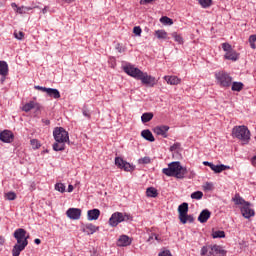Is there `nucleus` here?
Masks as SVG:
<instances>
[{
	"instance_id": "obj_1",
	"label": "nucleus",
	"mask_w": 256,
	"mask_h": 256,
	"mask_svg": "<svg viewBox=\"0 0 256 256\" xmlns=\"http://www.w3.org/2000/svg\"><path fill=\"white\" fill-rule=\"evenodd\" d=\"M14 239L17 243L12 248V256H20L21 251H25V247L29 245V236H27V230L18 228L13 233Z\"/></svg>"
},
{
	"instance_id": "obj_2",
	"label": "nucleus",
	"mask_w": 256,
	"mask_h": 256,
	"mask_svg": "<svg viewBox=\"0 0 256 256\" xmlns=\"http://www.w3.org/2000/svg\"><path fill=\"white\" fill-rule=\"evenodd\" d=\"M162 173L167 177H176V179H185V175H187V168L181 166V162H171L168 165V168H164Z\"/></svg>"
},
{
	"instance_id": "obj_3",
	"label": "nucleus",
	"mask_w": 256,
	"mask_h": 256,
	"mask_svg": "<svg viewBox=\"0 0 256 256\" xmlns=\"http://www.w3.org/2000/svg\"><path fill=\"white\" fill-rule=\"evenodd\" d=\"M232 137L239 139L242 145H248L249 141H251V131L245 125L235 126L232 129Z\"/></svg>"
},
{
	"instance_id": "obj_4",
	"label": "nucleus",
	"mask_w": 256,
	"mask_h": 256,
	"mask_svg": "<svg viewBox=\"0 0 256 256\" xmlns=\"http://www.w3.org/2000/svg\"><path fill=\"white\" fill-rule=\"evenodd\" d=\"M125 221H133L132 215L123 212H114L109 218L108 223L110 227H117L119 223H123Z\"/></svg>"
},
{
	"instance_id": "obj_5",
	"label": "nucleus",
	"mask_w": 256,
	"mask_h": 256,
	"mask_svg": "<svg viewBox=\"0 0 256 256\" xmlns=\"http://www.w3.org/2000/svg\"><path fill=\"white\" fill-rule=\"evenodd\" d=\"M208 253V255H207ZM227 252L219 245L203 246L200 255L202 256H225Z\"/></svg>"
},
{
	"instance_id": "obj_6",
	"label": "nucleus",
	"mask_w": 256,
	"mask_h": 256,
	"mask_svg": "<svg viewBox=\"0 0 256 256\" xmlns=\"http://www.w3.org/2000/svg\"><path fill=\"white\" fill-rule=\"evenodd\" d=\"M215 77L220 87H229L233 83V77L225 71L217 72Z\"/></svg>"
},
{
	"instance_id": "obj_7",
	"label": "nucleus",
	"mask_w": 256,
	"mask_h": 256,
	"mask_svg": "<svg viewBox=\"0 0 256 256\" xmlns=\"http://www.w3.org/2000/svg\"><path fill=\"white\" fill-rule=\"evenodd\" d=\"M53 137L57 143H69V132L63 127H56L53 130Z\"/></svg>"
},
{
	"instance_id": "obj_8",
	"label": "nucleus",
	"mask_w": 256,
	"mask_h": 256,
	"mask_svg": "<svg viewBox=\"0 0 256 256\" xmlns=\"http://www.w3.org/2000/svg\"><path fill=\"white\" fill-rule=\"evenodd\" d=\"M123 71L126 72V74L130 77L137 79V81H139L141 79V76L143 75V71L135 67L133 64H127L126 66H124Z\"/></svg>"
},
{
	"instance_id": "obj_9",
	"label": "nucleus",
	"mask_w": 256,
	"mask_h": 256,
	"mask_svg": "<svg viewBox=\"0 0 256 256\" xmlns=\"http://www.w3.org/2000/svg\"><path fill=\"white\" fill-rule=\"evenodd\" d=\"M139 81H141L142 85H146L147 87H155V85H157V79L147 74V72H142Z\"/></svg>"
},
{
	"instance_id": "obj_10",
	"label": "nucleus",
	"mask_w": 256,
	"mask_h": 256,
	"mask_svg": "<svg viewBox=\"0 0 256 256\" xmlns=\"http://www.w3.org/2000/svg\"><path fill=\"white\" fill-rule=\"evenodd\" d=\"M251 207H252V205L250 204V202H248V203H246V205L240 207L242 216L245 219H251V217H255V210Z\"/></svg>"
},
{
	"instance_id": "obj_11",
	"label": "nucleus",
	"mask_w": 256,
	"mask_h": 256,
	"mask_svg": "<svg viewBox=\"0 0 256 256\" xmlns=\"http://www.w3.org/2000/svg\"><path fill=\"white\" fill-rule=\"evenodd\" d=\"M115 165L118 167V169H124L125 171H133L135 167L131 165L129 162L123 160L121 157L115 158Z\"/></svg>"
},
{
	"instance_id": "obj_12",
	"label": "nucleus",
	"mask_w": 256,
	"mask_h": 256,
	"mask_svg": "<svg viewBox=\"0 0 256 256\" xmlns=\"http://www.w3.org/2000/svg\"><path fill=\"white\" fill-rule=\"evenodd\" d=\"M14 139L15 135L13 132H11V130H3L0 133V141H2V143H13Z\"/></svg>"
},
{
	"instance_id": "obj_13",
	"label": "nucleus",
	"mask_w": 256,
	"mask_h": 256,
	"mask_svg": "<svg viewBox=\"0 0 256 256\" xmlns=\"http://www.w3.org/2000/svg\"><path fill=\"white\" fill-rule=\"evenodd\" d=\"M66 215L69 219H72V221H77V220L81 219V209L69 208L66 211Z\"/></svg>"
},
{
	"instance_id": "obj_14",
	"label": "nucleus",
	"mask_w": 256,
	"mask_h": 256,
	"mask_svg": "<svg viewBox=\"0 0 256 256\" xmlns=\"http://www.w3.org/2000/svg\"><path fill=\"white\" fill-rule=\"evenodd\" d=\"M31 109H36V111H41V105L35 101H30L22 107V111H24L25 113H29Z\"/></svg>"
},
{
	"instance_id": "obj_15",
	"label": "nucleus",
	"mask_w": 256,
	"mask_h": 256,
	"mask_svg": "<svg viewBox=\"0 0 256 256\" xmlns=\"http://www.w3.org/2000/svg\"><path fill=\"white\" fill-rule=\"evenodd\" d=\"M133 240L127 236V235H121L119 239L117 240V246L118 247H129Z\"/></svg>"
},
{
	"instance_id": "obj_16",
	"label": "nucleus",
	"mask_w": 256,
	"mask_h": 256,
	"mask_svg": "<svg viewBox=\"0 0 256 256\" xmlns=\"http://www.w3.org/2000/svg\"><path fill=\"white\" fill-rule=\"evenodd\" d=\"M167 131H169V126L167 125L156 126L154 128V133H156V135H161L164 139H167L168 137Z\"/></svg>"
},
{
	"instance_id": "obj_17",
	"label": "nucleus",
	"mask_w": 256,
	"mask_h": 256,
	"mask_svg": "<svg viewBox=\"0 0 256 256\" xmlns=\"http://www.w3.org/2000/svg\"><path fill=\"white\" fill-rule=\"evenodd\" d=\"M179 219H185V215L189 213V204L183 202L178 206Z\"/></svg>"
},
{
	"instance_id": "obj_18",
	"label": "nucleus",
	"mask_w": 256,
	"mask_h": 256,
	"mask_svg": "<svg viewBox=\"0 0 256 256\" xmlns=\"http://www.w3.org/2000/svg\"><path fill=\"white\" fill-rule=\"evenodd\" d=\"M100 215H101V211L97 208L88 210V212H87L88 221H97V219H99Z\"/></svg>"
},
{
	"instance_id": "obj_19",
	"label": "nucleus",
	"mask_w": 256,
	"mask_h": 256,
	"mask_svg": "<svg viewBox=\"0 0 256 256\" xmlns=\"http://www.w3.org/2000/svg\"><path fill=\"white\" fill-rule=\"evenodd\" d=\"M211 218V211L204 209L201 211L200 215L198 216V221L201 223H207Z\"/></svg>"
},
{
	"instance_id": "obj_20",
	"label": "nucleus",
	"mask_w": 256,
	"mask_h": 256,
	"mask_svg": "<svg viewBox=\"0 0 256 256\" xmlns=\"http://www.w3.org/2000/svg\"><path fill=\"white\" fill-rule=\"evenodd\" d=\"M99 231V226H95L91 223L86 224L83 228V232L86 233V235H93V233H97Z\"/></svg>"
},
{
	"instance_id": "obj_21",
	"label": "nucleus",
	"mask_w": 256,
	"mask_h": 256,
	"mask_svg": "<svg viewBox=\"0 0 256 256\" xmlns=\"http://www.w3.org/2000/svg\"><path fill=\"white\" fill-rule=\"evenodd\" d=\"M224 59H227L228 61H238L239 53H237L235 50H230V52L225 53Z\"/></svg>"
},
{
	"instance_id": "obj_22",
	"label": "nucleus",
	"mask_w": 256,
	"mask_h": 256,
	"mask_svg": "<svg viewBox=\"0 0 256 256\" xmlns=\"http://www.w3.org/2000/svg\"><path fill=\"white\" fill-rule=\"evenodd\" d=\"M11 7L14 9V11H16V13H19L20 15H23L27 13V11H31V9H33L32 7H27V6L19 7L15 3H12Z\"/></svg>"
},
{
	"instance_id": "obj_23",
	"label": "nucleus",
	"mask_w": 256,
	"mask_h": 256,
	"mask_svg": "<svg viewBox=\"0 0 256 256\" xmlns=\"http://www.w3.org/2000/svg\"><path fill=\"white\" fill-rule=\"evenodd\" d=\"M9 75V64L5 61H0V76L7 77Z\"/></svg>"
},
{
	"instance_id": "obj_24",
	"label": "nucleus",
	"mask_w": 256,
	"mask_h": 256,
	"mask_svg": "<svg viewBox=\"0 0 256 256\" xmlns=\"http://www.w3.org/2000/svg\"><path fill=\"white\" fill-rule=\"evenodd\" d=\"M164 80L168 85H179V83H181V79L177 76H164Z\"/></svg>"
},
{
	"instance_id": "obj_25",
	"label": "nucleus",
	"mask_w": 256,
	"mask_h": 256,
	"mask_svg": "<svg viewBox=\"0 0 256 256\" xmlns=\"http://www.w3.org/2000/svg\"><path fill=\"white\" fill-rule=\"evenodd\" d=\"M141 136L143 137V139H145L146 141H150V143H153V141H155V137L153 136V133L151 132V130L147 129V130H143L141 132Z\"/></svg>"
},
{
	"instance_id": "obj_26",
	"label": "nucleus",
	"mask_w": 256,
	"mask_h": 256,
	"mask_svg": "<svg viewBox=\"0 0 256 256\" xmlns=\"http://www.w3.org/2000/svg\"><path fill=\"white\" fill-rule=\"evenodd\" d=\"M227 169H231V167L224 164H220V165L212 164V168H211V170L214 171V173H223V171H227Z\"/></svg>"
},
{
	"instance_id": "obj_27",
	"label": "nucleus",
	"mask_w": 256,
	"mask_h": 256,
	"mask_svg": "<svg viewBox=\"0 0 256 256\" xmlns=\"http://www.w3.org/2000/svg\"><path fill=\"white\" fill-rule=\"evenodd\" d=\"M46 93H47L48 97H52L53 99L61 98V93L56 88H48Z\"/></svg>"
},
{
	"instance_id": "obj_28",
	"label": "nucleus",
	"mask_w": 256,
	"mask_h": 256,
	"mask_svg": "<svg viewBox=\"0 0 256 256\" xmlns=\"http://www.w3.org/2000/svg\"><path fill=\"white\" fill-rule=\"evenodd\" d=\"M232 201L235 203V205H242V207L249 203L245 201V199H243V197H241V195H239L238 193L235 194V196L232 198Z\"/></svg>"
},
{
	"instance_id": "obj_29",
	"label": "nucleus",
	"mask_w": 256,
	"mask_h": 256,
	"mask_svg": "<svg viewBox=\"0 0 256 256\" xmlns=\"http://www.w3.org/2000/svg\"><path fill=\"white\" fill-rule=\"evenodd\" d=\"M65 143H67V142H57V141H55V143L52 146L53 151H65Z\"/></svg>"
},
{
	"instance_id": "obj_30",
	"label": "nucleus",
	"mask_w": 256,
	"mask_h": 256,
	"mask_svg": "<svg viewBox=\"0 0 256 256\" xmlns=\"http://www.w3.org/2000/svg\"><path fill=\"white\" fill-rule=\"evenodd\" d=\"M146 195L147 197L155 198L159 195V192L156 190L155 187H149L146 189Z\"/></svg>"
},
{
	"instance_id": "obj_31",
	"label": "nucleus",
	"mask_w": 256,
	"mask_h": 256,
	"mask_svg": "<svg viewBox=\"0 0 256 256\" xmlns=\"http://www.w3.org/2000/svg\"><path fill=\"white\" fill-rule=\"evenodd\" d=\"M213 239H225V231L217 230L212 232Z\"/></svg>"
},
{
	"instance_id": "obj_32",
	"label": "nucleus",
	"mask_w": 256,
	"mask_h": 256,
	"mask_svg": "<svg viewBox=\"0 0 256 256\" xmlns=\"http://www.w3.org/2000/svg\"><path fill=\"white\" fill-rule=\"evenodd\" d=\"M151 119H153V113H151V112H146V113L142 114V116H141L142 123H149V121H151Z\"/></svg>"
},
{
	"instance_id": "obj_33",
	"label": "nucleus",
	"mask_w": 256,
	"mask_h": 256,
	"mask_svg": "<svg viewBox=\"0 0 256 256\" xmlns=\"http://www.w3.org/2000/svg\"><path fill=\"white\" fill-rule=\"evenodd\" d=\"M154 35L157 37V39H167L168 37V34L165 30H156Z\"/></svg>"
},
{
	"instance_id": "obj_34",
	"label": "nucleus",
	"mask_w": 256,
	"mask_h": 256,
	"mask_svg": "<svg viewBox=\"0 0 256 256\" xmlns=\"http://www.w3.org/2000/svg\"><path fill=\"white\" fill-rule=\"evenodd\" d=\"M179 219L183 223V225H185L186 223H193V221H195V218L193 217V215H188V214H185L184 219L183 218H179Z\"/></svg>"
},
{
	"instance_id": "obj_35",
	"label": "nucleus",
	"mask_w": 256,
	"mask_h": 256,
	"mask_svg": "<svg viewBox=\"0 0 256 256\" xmlns=\"http://www.w3.org/2000/svg\"><path fill=\"white\" fill-rule=\"evenodd\" d=\"M243 87H244L243 82H233L231 89L233 91L239 92V91H243Z\"/></svg>"
},
{
	"instance_id": "obj_36",
	"label": "nucleus",
	"mask_w": 256,
	"mask_h": 256,
	"mask_svg": "<svg viewBox=\"0 0 256 256\" xmlns=\"http://www.w3.org/2000/svg\"><path fill=\"white\" fill-rule=\"evenodd\" d=\"M198 3L203 7V9H207L208 7H211L213 0H198Z\"/></svg>"
},
{
	"instance_id": "obj_37",
	"label": "nucleus",
	"mask_w": 256,
	"mask_h": 256,
	"mask_svg": "<svg viewBox=\"0 0 256 256\" xmlns=\"http://www.w3.org/2000/svg\"><path fill=\"white\" fill-rule=\"evenodd\" d=\"M160 23H164V25H173V19L163 16L160 18Z\"/></svg>"
},
{
	"instance_id": "obj_38",
	"label": "nucleus",
	"mask_w": 256,
	"mask_h": 256,
	"mask_svg": "<svg viewBox=\"0 0 256 256\" xmlns=\"http://www.w3.org/2000/svg\"><path fill=\"white\" fill-rule=\"evenodd\" d=\"M191 199H196L197 201H199V199H203V192L201 191L193 192L191 194Z\"/></svg>"
},
{
	"instance_id": "obj_39",
	"label": "nucleus",
	"mask_w": 256,
	"mask_h": 256,
	"mask_svg": "<svg viewBox=\"0 0 256 256\" xmlns=\"http://www.w3.org/2000/svg\"><path fill=\"white\" fill-rule=\"evenodd\" d=\"M5 198L8 199V201H15L17 199V194H15V192H7Z\"/></svg>"
},
{
	"instance_id": "obj_40",
	"label": "nucleus",
	"mask_w": 256,
	"mask_h": 256,
	"mask_svg": "<svg viewBox=\"0 0 256 256\" xmlns=\"http://www.w3.org/2000/svg\"><path fill=\"white\" fill-rule=\"evenodd\" d=\"M138 163H139L140 165H149V163H151V158H150L149 156L140 158V159L138 160Z\"/></svg>"
},
{
	"instance_id": "obj_41",
	"label": "nucleus",
	"mask_w": 256,
	"mask_h": 256,
	"mask_svg": "<svg viewBox=\"0 0 256 256\" xmlns=\"http://www.w3.org/2000/svg\"><path fill=\"white\" fill-rule=\"evenodd\" d=\"M255 43H256V35L255 34L250 35L249 44H250L251 49H256Z\"/></svg>"
},
{
	"instance_id": "obj_42",
	"label": "nucleus",
	"mask_w": 256,
	"mask_h": 256,
	"mask_svg": "<svg viewBox=\"0 0 256 256\" xmlns=\"http://www.w3.org/2000/svg\"><path fill=\"white\" fill-rule=\"evenodd\" d=\"M174 41H176V43H178L179 45H183V37H181V35H178L177 33H173L172 34Z\"/></svg>"
},
{
	"instance_id": "obj_43",
	"label": "nucleus",
	"mask_w": 256,
	"mask_h": 256,
	"mask_svg": "<svg viewBox=\"0 0 256 256\" xmlns=\"http://www.w3.org/2000/svg\"><path fill=\"white\" fill-rule=\"evenodd\" d=\"M56 191H59L60 193H65V184L63 183H57L55 185Z\"/></svg>"
},
{
	"instance_id": "obj_44",
	"label": "nucleus",
	"mask_w": 256,
	"mask_h": 256,
	"mask_svg": "<svg viewBox=\"0 0 256 256\" xmlns=\"http://www.w3.org/2000/svg\"><path fill=\"white\" fill-rule=\"evenodd\" d=\"M222 49H223V51H225V53H229L230 51L233 50V47L229 43H223Z\"/></svg>"
},
{
	"instance_id": "obj_45",
	"label": "nucleus",
	"mask_w": 256,
	"mask_h": 256,
	"mask_svg": "<svg viewBox=\"0 0 256 256\" xmlns=\"http://www.w3.org/2000/svg\"><path fill=\"white\" fill-rule=\"evenodd\" d=\"M82 114L84 115V117H87V119H91V112L89 111L87 106H84L82 108Z\"/></svg>"
},
{
	"instance_id": "obj_46",
	"label": "nucleus",
	"mask_w": 256,
	"mask_h": 256,
	"mask_svg": "<svg viewBox=\"0 0 256 256\" xmlns=\"http://www.w3.org/2000/svg\"><path fill=\"white\" fill-rule=\"evenodd\" d=\"M30 144L32 145L33 149H39V147H41V144H39V141L37 139H32L30 141Z\"/></svg>"
},
{
	"instance_id": "obj_47",
	"label": "nucleus",
	"mask_w": 256,
	"mask_h": 256,
	"mask_svg": "<svg viewBox=\"0 0 256 256\" xmlns=\"http://www.w3.org/2000/svg\"><path fill=\"white\" fill-rule=\"evenodd\" d=\"M14 37L15 39H18L19 41H21V39H23L25 37V34L23 32H14Z\"/></svg>"
},
{
	"instance_id": "obj_48",
	"label": "nucleus",
	"mask_w": 256,
	"mask_h": 256,
	"mask_svg": "<svg viewBox=\"0 0 256 256\" xmlns=\"http://www.w3.org/2000/svg\"><path fill=\"white\" fill-rule=\"evenodd\" d=\"M142 32H143V30H141V28L139 26H135L133 28V33H135L138 37L141 36Z\"/></svg>"
},
{
	"instance_id": "obj_49",
	"label": "nucleus",
	"mask_w": 256,
	"mask_h": 256,
	"mask_svg": "<svg viewBox=\"0 0 256 256\" xmlns=\"http://www.w3.org/2000/svg\"><path fill=\"white\" fill-rule=\"evenodd\" d=\"M204 190H205V191H211V190H213V184L207 182V183L205 184V186H204Z\"/></svg>"
},
{
	"instance_id": "obj_50",
	"label": "nucleus",
	"mask_w": 256,
	"mask_h": 256,
	"mask_svg": "<svg viewBox=\"0 0 256 256\" xmlns=\"http://www.w3.org/2000/svg\"><path fill=\"white\" fill-rule=\"evenodd\" d=\"M34 88L38 91H42L43 93H47V91L49 90V88L43 86H35Z\"/></svg>"
},
{
	"instance_id": "obj_51",
	"label": "nucleus",
	"mask_w": 256,
	"mask_h": 256,
	"mask_svg": "<svg viewBox=\"0 0 256 256\" xmlns=\"http://www.w3.org/2000/svg\"><path fill=\"white\" fill-rule=\"evenodd\" d=\"M158 256H173V255H171V251L164 250V251L160 252Z\"/></svg>"
},
{
	"instance_id": "obj_52",
	"label": "nucleus",
	"mask_w": 256,
	"mask_h": 256,
	"mask_svg": "<svg viewBox=\"0 0 256 256\" xmlns=\"http://www.w3.org/2000/svg\"><path fill=\"white\" fill-rule=\"evenodd\" d=\"M181 147L179 143H175L170 147V151H177V149Z\"/></svg>"
},
{
	"instance_id": "obj_53",
	"label": "nucleus",
	"mask_w": 256,
	"mask_h": 256,
	"mask_svg": "<svg viewBox=\"0 0 256 256\" xmlns=\"http://www.w3.org/2000/svg\"><path fill=\"white\" fill-rule=\"evenodd\" d=\"M116 49L118 50V53H124L125 52V48H123V46H121V44H117Z\"/></svg>"
},
{
	"instance_id": "obj_54",
	"label": "nucleus",
	"mask_w": 256,
	"mask_h": 256,
	"mask_svg": "<svg viewBox=\"0 0 256 256\" xmlns=\"http://www.w3.org/2000/svg\"><path fill=\"white\" fill-rule=\"evenodd\" d=\"M155 0H141L140 5H149Z\"/></svg>"
},
{
	"instance_id": "obj_55",
	"label": "nucleus",
	"mask_w": 256,
	"mask_h": 256,
	"mask_svg": "<svg viewBox=\"0 0 256 256\" xmlns=\"http://www.w3.org/2000/svg\"><path fill=\"white\" fill-rule=\"evenodd\" d=\"M203 165H205L206 167H210V169L213 167V163L209 161H204Z\"/></svg>"
},
{
	"instance_id": "obj_56",
	"label": "nucleus",
	"mask_w": 256,
	"mask_h": 256,
	"mask_svg": "<svg viewBox=\"0 0 256 256\" xmlns=\"http://www.w3.org/2000/svg\"><path fill=\"white\" fill-rule=\"evenodd\" d=\"M73 189H74L73 185L69 184L68 185V193H73Z\"/></svg>"
},
{
	"instance_id": "obj_57",
	"label": "nucleus",
	"mask_w": 256,
	"mask_h": 256,
	"mask_svg": "<svg viewBox=\"0 0 256 256\" xmlns=\"http://www.w3.org/2000/svg\"><path fill=\"white\" fill-rule=\"evenodd\" d=\"M42 123H44V125H51V121L50 120L42 119Z\"/></svg>"
},
{
	"instance_id": "obj_58",
	"label": "nucleus",
	"mask_w": 256,
	"mask_h": 256,
	"mask_svg": "<svg viewBox=\"0 0 256 256\" xmlns=\"http://www.w3.org/2000/svg\"><path fill=\"white\" fill-rule=\"evenodd\" d=\"M251 163L254 167H256V156H254L252 159H251Z\"/></svg>"
},
{
	"instance_id": "obj_59",
	"label": "nucleus",
	"mask_w": 256,
	"mask_h": 256,
	"mask_svg": "<svg viewBox=\"0 0 256 256\" xmlns=\"http://www.w3.org/2000/svg\"><path fill=\"white\" fill-rule=\"evenodd\" d=\"M34 243H35L36 245H41V239L36 238V239L34 240Z\"/></svg>"
},
{
	"instance_id": "obj_60",
	"label": "nucleus",
	"mask_w": 256,
	"mask_h": 256,
	"mask_svg": "<svg viewBox=\"0 0 256 256\" xmlns=\"http://www.w3.org/2000/svg\"><path fill=\"white\" fill-rule=\"evenodd\" d=\"M153 236H154V239H155L156 241H161V238L159 237V235L153 234Z\"/></svg>"
},
{
	"instance_id": "obj_61",
	"label": "nucleus",
	"mask_w": 256,
	"mask_h": 256,
	"mask_svg": "<svg viewBox=\"0 0 256 256\" xmlns=\"http://www.w3.org/2000/svg\"><path fill=\"white\" fill-rule=\"evenodd\" d=\"M5 79H7V76H1V79H0L1 83H5Z\"/></svg>"
},
{
	"instance_id": "obj_62",
	"label": "nucleus",
	"mask_w": 256,
	"mask_h": 256,
	"mask_svg": "<svg viewBox=\"0 0 256 256\" xmlns=\"http://www.w3.org/2000/svg\"><path fill=\"white\" fill-rule=\"evenodd\" d=\"M3 243H5V239L0 236V245H3Z\"/></svg>"
},
{
	"instance_id": "obj_63",
	"label": "nucleus",
	"mask_w": 256,
	"mask_h": 256,
	"mask_svg": "<svg viewBox=\"0 0 256 256\" xmlns=\"http://www.w3.org/2000/svg\"><path fill=\"white\" fill-rule=\"evenodd\" d=\"M42 13H43V15H45V13H47V6H45V7L42 9Z\"/></svg>"
},
{
	"instance_id": "obj_64",
	"label": "nucleus",
	"mask_w": 256,
	"mask_h": 256,
	"mask_svg": "<svg viewBox=\"0 0 256 256\" xmlns=\"http://www.w3.org/2000/svg\"><path fill=\"white\" fill-rule=\"evenodd\" d=\"M152 239H155V236L153 234L148 238V241H151Z\"/></svg>"
}]
</instances>
